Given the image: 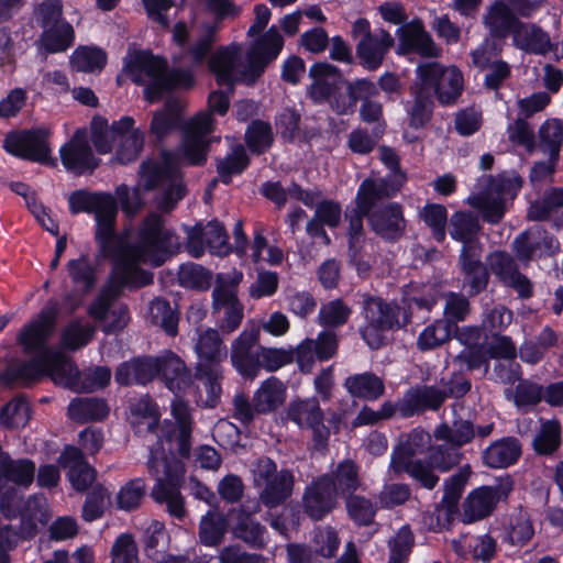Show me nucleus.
<instances>
[{
    "label": "nucleus",
    "instance_id": "53",
    "mask_svg": "<svg viewBox=\"0 0 563 563\" xmlns=\"http://www.w3.org/2000/svg\"><path fill=\"white\" fill-rule=\"evenodd\" d=\"M212 272L205 266L192 262L180 265L178 282L181 287L206 291L210 288Z\"/></svg>",
    "mask_w": 563,
    "mask_h": 563
},
{
    "label": "nucleus",
    "instance_id": "59",
    "mask_svg": "<svg viewBox=\"0 0 563 563\" xmlns=\"http://www.w3.org/2000/svg\"><path fill=\"white\" fill-rule=\"evenodd\" d=\"M453 330L449 327V322L435 320L426 327L417 339V347L421 352L434 350L452 338Z\"/></svg>",
    "mask_w": 563,
    "mask_h": 563
},
{
    "label": "nucleus",
    "instance_id": "52",
    "mask_svg": "<svg viewBox=\"0 0 563 563\" xmlns=\"http://www.w3.org/2000/svg\"><path fill=\"white\" fill-rule=\"evenodd\" d=\"M146 496V483L135 477L122 485L115 496L117 508L128 512L139 509Z\"/></svg>",
    "mask_w": 563,
    "mask_h": 563
},
{
    "label": "nucleus",
    "instance_id": "31",
    "mask_svg": "<svg viewBox=\"0 0 563 563\" xmlns=\"http://www.w3.org/2000/svg\"><path fill=\"white\" fill-rule=\"evenodd\" d=\"M232 533L252 549L263 550L267 545V529L252 514L239 512Z\"/></svg>",
    "mask_w": 563,
    "mask_h": 563
},
{
    "label": "nucleus",
    "instance_id": "33",
    "mask_svg": "<svg viewBox=\"0 0 563 563\" xmlns=\"http://www.w3.org/2000/svg\"><path fill=\"white\" fill-rule=\"evenodd\" d=\"M195 350L198 356L197 365L220 367V363L227 357V347L219 331L211 328L199 335Z\"/></svg>",
    "mask_w": 563,
    "mask_h": 563
},
{
    "label": "nucleus",
    "instance_id": "27",
    "mask_svg": "<svg viewBox=\"0 0 563 563\" xmlns=\"http://www.w3.org/2000/svg\"><path fill=\"white\" fill-rule=\"evenodd\" d=\"M44 377H49L57 386L73 388L79 379L77 365L58 352H48L43 358Z\"/></svg>",
    "mask_w": 563,
    "mask_h": 563
},
{
    "label": "nucleus",
    "instance_id": "20",
    "mask_svg": "<svg viewBox=\"0 0 563 563\" xmlns=\"http://www.w3.org/2000/svg\"><path fill=\"white\" fill-rule=\"evenodd\" d=\"M483 230L478 214L471 210H459L451 214L448 232L451 239L462 243L461 250H479L483 244L479 234Z\"/></svg>",
    "mask_w": 563,
    "mask_h": 563
},
{
    "label": "nucleus",
    "instance_id": "50",
    "mask_svg": "<svg viewBox=\"0 0 563 563\" xmlns=\"http://www.w3.org/2000/svg\"><path fill=\"white\" fill-rule=\"evenodd\" d=\"M67 272L71 283L79 287L84 294L89 292L95 287L97 280L96 267L88 255L82 254L78 258L69 260Z\"/></svg>",
    "mask_w": 563,
    "mask_h": 563
},
{
    "label": "nucleus",
    "instance_id": "48",
    "mask_svg": "<svg viewBox=\"0 0 563 563\" xmlns=\"http://www.w3.org/2000/svg\"><path fill=\"white\" fill-rule=\"evenodd\" d=\"M112 277L120 286L140 288L153 283V273L136 264L124 261L117 263L112 269Z\"/></svg>",
    "mask_w": 563,
    "mask_h": 563
},
{
    "label": "nucleus",
    "instance_id": "30",
    "mask_svg": "<svg viewBox=\"0 0 563 563\" xmlns=\"http://www.w3.org/2000/svg\"><path fill=\"white\" fill-rule=\"evenodd\" d=\"M212 140H207L198 135L183 133L181 142L175 155L177 166L183 163L187 166H203L207 163Z\"/></svg>",
    "mask_w": 563,
    "mask_h": 563
},
{
    "label": "nucleus",
    "instance_id": "10",
    "mask_svg": "<svg viewBox=\"0 0 563 563\" xmlns=\"http://www.w3.org/2000/svg\"><path fill=\"white\" fill-rule=\"evenodd\" d=\"M514 490L509 475L495 485H482L472 489L462 504L461 521L471 525L492 516L500 501H506Z\"/></svg>",
    "mask_w": 563,
    "mask_h": 563
},
{
    "label": "nucleus",
    "instance_id": "5",
    "mask_svg": "<svg viewBox=\"0 0 563 563\" xmlns=\"http://www.w3.org/2000/svg\"><path fill=\"white\" fill-rule=\"evenodd\" d=\"M142 173L145 176L146 189H163L158 202V207L162 210H173L187 194L183 173L179 166H177L175 155L170 152H164L161 162H144L142 164Z\"/></svg>",
    "mask_w": 563,
    "mask_h": 563
},
{
    "label": "nucleus",
    "instance_id": "64",
    "mask_svg": "<svg viewBox=\"0 0 563 563\" xmlns=\"http://www.w3.org/2000/svg\"><path fill=\"white\" fill-rule=\"evenodd\" d=\"M352 309L340 298L321 306L318 314L319 324L329 328H339L347 322Z\"/></svg>",
    "mask_w": 563,
    "mask_h": 563
},
{
    "label": "nucleus",
    "instance_id": "47",
    "mask_svg": "<svg viewBox=\"0 0 563 563\" xmlns=\"http://www.w3.org/2000/svg\"><path fill=\"white\" fill-rule=\"evenodd\" d=\"M562 143V120L556 118L545 120L539 128V147L542 153L551 156L552 161H559Z\"/></svg>",
    "mask_w": 563,
    "mask_h": 563
},
{
    "label": "nucleus",
    "instance_id": "17",
    "mask_svg": "<svg viewBox=\"0 0 563 563\" xmlns=\"http://www.w3.org/2000/svg\"><path fill=\"white\" fill-rule=\"evenodd\" d=\"M394 45L393 35L385 29H380L372 37L360 38L355 46V62L366 71H376L383 66Z\"/></svg>",
    "mask_w": 563,
    "mask_h": 563
},
{
    "label": "nucleus",
    "instance_id": "41",
    "mask_svg": "<svg viewBox=\"0 0 563 563\" xmlns=\"http://www.w3.org/2000/svg\"><path fill=\"white\" fill-rule=\"evenodd\" d=\"M229 521L225 515L209 510L199 522V541L205 547H217L222 543L228 531Z\"/></svg>",
    "mask_w": 563,
    "mask_h": 563
},
{
    "label": "nucleus",
    "instance_id": "32",
    "mask_svg": "<svg viewBox=\"0 0 563 563\" xmlns=\"http://www.w3.org/2000/svg\"><path fill=\"white\" fill-rule=\"evenodd\" d=\"M109 412L107 400L98 397H77L68 405L69 418L81 423L102 421Z\"/></svg>",
    "mask_w": 563,
    "mask_h": 563
},
{
    "label": "nucleus",
    "instance_id": "7",
    "mask_svg": "<svg viewBox=\"0 0 563 563\" xmlns=\"http://www.w3.org/2000/svg\"><path fill=\"white\" fill-rule=\"evenodd\" d=\"M51 136L52 132L46 126L12 130L5 134L2 148L13 157L56 167V158L52 156Z\"/></svg>",
    "mask_w": 563,
    "mask_h": 563
},
{
    "label": "nucleus",
    "instance_id": "9",
    "mask_svg": "<svg viewBox=\"0 0 563 563\" xmlns=\"http://www.w3.org/2000/svg\"><path fill=\"white\" fill-rule=\"evenodd\" d=\"M186 232L185 250L194 258H200L206 250L211 255L224 257L233 253L229 234L224 224L218 219H211L206 224L197 222L184 225Z\"/></svg>",
    "mask_w": 563,
    "mask_h": 563
},
{
    "label": "nucleus",
    "instance_id": "49",
    "mask_svg": "<svg viewBox=\"0 0 563 563\" xmlns=\"http://www.w3.org/2000/svg\"><path fill=\"white\" fill-rule=\"evenodd\" d=\"M70 64L77 71H100L107 65V53L97 46H78L70 56Z\"/></svg>",
    "mask_w": 563,
    "mask_h": 563
},
{
    "label": "nucleus",
    "instance_id": "44",
    "mask_svg": "<svg viewBox=\"0 0 563 563\" xmlns=\"http://www.w3.org/2000/svg\"><path fill=\"white\" fill-rule=\"evenodd\" d=\"M244 142L253 155L260 156L269 151L274 143L273 129L269 122L261 119L252 120L246 126Z\"/></svg>",
    "mask_w": 563,
    "mask_h": 563
},
{
    "label": "nucleus",
    "instance_id": "56",
    "mask_svg": "<svg viewBox=\"0 0 563 563\" xmlns=\"http://www.w3.org/2000/svg\"><path fill=\"white\" fill-rule=\"evenodd\" d=\"M335 483L336 494L353 495L360 487L358 466L352 460H343L336 468L329 474Z\"/></svg>",
    "mask_w": 563,
    "mask_h": 563
},
{
    "label": "nucleus",
    "instance_id": "34",
    "mask_svg": "<svg viewBox=\"0 0 563 563\" xmlns=\"http://www.w3.org/2000/svg\"><path fill=\"white\" fill-rule=\"evenodd\" d=\"M344 387L352 397L367 401H375L385 394L384 380L373 372L349 376Z\"/></svg>",
    "mask_w": 563,
    "mask_h": 563
},
{
    "label": "nucleus",
    "instance_id": "1",
    "mask_svg": "<svg viewBox=\"0 0 563 563\" xmlns=\"http://www.w3.org/2000/svg\"><path fill=\"white\" fill-rule=\"evenodd\" d=\"M309 77L312 82L307 95L314 104L328 103L336 115H352L360 102L362 122L372 124L383 120V104L376 100L378 87L371 78L346 79L338 66L327 62L313 63Z\"/></svg>",
    "mask_w": 563,
    "mask_h": 563
},
{
    "label": "nucleus",
    "instance_id": "8",
    "mask_svg": "<svg viewBox=\"0 0 563 563\" xmlns=\"http://www.w3.org/2000/svg\"><path fill=\"white\" fill-rule=\"evenodd\" d=\"M59 312L58 301L51 298L37 316L20 329L16 343L25 354H34L44 358L48 352L54 351L48 345V341L55 331Z\"/></svg>",
    "mask_w": 563,
    "mask_h": 563
},
{
    "label": "nucleus",
    "instance_id": "57",
    "mask_svg": "<svg viewBox=\"0 0 563 563\" xmlns=\"http://www.w3.org/2000/svg\"><path fill=\"white\" fill-rule=\"evenodd\" d=\"M561 426L556 420H548L542 423L540 431L532 441V446L538 455H551L561 445Z\"/></svg>",
    "mask_w": 563,
    "mask_h": 563
},
{
    "label": "nucleus",
    "instance_id": "16",
    "mask_svg": "<svg viewBox=\"0 0 563 563\" xmlns=\"http://www.w3.org/2000/svg\"><path fill=\"white\" fill-rule=\"evenodd\" d=\"M398 45L396 54L406 56L416 53L422 57H437L440 49L420 20H412L397 29Z\"/></svg>",
    "mask_w": 563,
    "mask_h": 563
},
{
    "label": "nucleus",
    "instance_id": "19",
    "mask_svg": "<svg viewBox=\"0 0 563 563\" xmlns=\"http://www.w3.org/2000/svg\"><path fill=\"white\" fill-rule=\"evenodd\" d=\"M158 376L157 356H135L120 363L114 372L119 386H146Z\"/></svg>",
    "mask_w": 563,
    "mask_h": 563
},
{
    "label": "nucleus",
    "instance_id": "38",
    "mask_svg": "<svg viewBox=\"0 0 563 563\" xmlns=\"http://www.w3.org/2000/svg\"><path fill=\"white\" fill-rule=\"evenodd\" d=\"M284 45L285 40L279 30L272 25L251 43L247 53L269 66L277 59Z\"/></svg>",
    "mask_w": 563,
    "mask_h": 563
},
{
    "label": "nucleus",
    "instance_id": "4",
    "mask_svg": "<svg viewBox=\"0 0 563 563\" xmlns=\"http://www.w3.org/2000/svg\"><path fill=\"white\" fill-rule=\"evenodd\" d=\"M134 249L144 261L159 267L179 252V236L165 227L161 214L150 212L139 227Z\"/></svg>",
    "mask_w": 563,
    "mask_h": 563
},
{
    "label": "nucleus",
    "instance_id": "6",
    "mask_svg": "<svg viewBox=\"0 0 563 563\" xmlns=\"http://www.w3.org/2000/svg\"><path fill=\"white\" fill-rule=\"evenodd\" d=\"M254 466L253 478L255 487L260 489V504L267 509L283 506L294 493L292 471L286 467L278 470L276 462L265 455L258 457Z\"/></svg>",
    "mask_w": 563,
    "mask_h": 563
},
{
    "label": "nucleus",
    "instance_id": "62",
    "mask_svg": "<svg viewBox=\"0 0 563 563\" xmlns=\"http://www.w3.org/2000/svg\"><path fill=\"white\" fill-rule=\"evenodd\" d=\"M463 456L464 455L460 448L453 444L443 443L431 446L426 459L437 471L444 473L457 466Z\"/></svg>",
    "mask_w": 563,
    "mask_h": 563
},
{
    "label": "nucleus",
    "instance_id": "40",
    "mask_svg": "<svg viewBox=\"0 0 563 563\" xmlns=\"http://www.w3.org/2000/svg\"><path fill=\"white\" fill-rule=\"evenodd\" d=\"M286 389L276 377H269L254 393L253 402L257 413L275 411L285 400Z\"/></svg>",
    "mask_w": 563,
    "mask_h": 563
},
{
    "label": "nucleus",
    "instance_id": "3",
    "mask_svg": "<svg viewBox=\"0 0 563 563\" xmlns=\"http://www.w3.org/2000/svg\"><path fill=\"white\" fill-rule=\"evenodd\" d=\"M363 313L365 324L358 332L371 350L386 345L387 332L404 329L411 322L409 309L372 295L364 296Z\"/></svg>",
    "mask_w": 563,
    "mask_h": 563
},
{
    "label": "nucleus",
    "instance_id": "25",
    "mask_svg": "<svg viewBox=\"0 0 563 563\" xmlns=\"http://www.w3.org/2000/svg\"><path fill=\"white\" fill-rule=\"evenodd\" d=\"M521 453V443L517 438L504 437L492 442L482 452V462L489 468H507L518 462Z\"/></svg>",
    "mask_w": 563,
    "mask_h": 563
},
{
    "label": "nucleus",
    "instance_id": "26",
    "mask_svg": "<svg viewBox=\"0 0 563 563\" xmlns=\"http://www.w3.org/2000/svg\"><path fill=\"white\" fill-rule=\"evenodd\" d=\"M36 498L29 497L24 500L22 493L14 486L3 484L0 492V511L7 519L21 518L31 520L35 516Z\"/></svg>",
    "mask_w": 563,
    "mask_h": 563
},
{
    "label": "nucleus",
    "instance_id": "18",
    "mask_svg": "<svg viewBox=\"0 0 563 563\" xmlns=\"http://www.w3.org/2000/svg\"><path fill=\"white\" fill-rule=\"evenodd\" d=\"M444 404L441 388L434 385H416L404 394L399 416L411 418L426 411H438Z\"/></svg>",
    "mask_w": 563,
    "mask_h": 563
},
{
    "label": "nucleus",
    "instance_id": "45",
    "mask_svg": "<svg viewBox=\"0 0 563 563\" xmlns=\"http://www.w3.org/2000/svg\"><path fill=\"white\" fill-rule=\"evenodd\" d=\"M251 165V158L242 144L233 146L231 153L217 161L216 167L222 184L230 185L234 175L243 174Z\"/></svg>",
    "mask_w": 563,
    "mask_h": 563
},
{
    "label": "nucleus",
    "instance_id": "43",
    "mask_svg": "<svg viewBox=\"0 0 563 563\" xmlns=\"http://www.w3.org/2000/svg\"><path fill=\"white\" fill-rule=\"evenodd\" d=\"M41 46L47 54L66 52L74 45L75 31L68 21L44 29L40 35Z\"/></svg>",
    "mask_w": 563,
    "mask_h": 563
},
{
    "label": "nucleus",
    "instance_id": "15",
    "mask_svg": "<svg viewBox=\"0 0 563 563\" xmlns=\"http://www.w3.org/2000/svg\"><path fill=\"white\" fill-rule=\"evenodd\" d=\"M260 332L257 329L244 330L232 342L231 362L236 372L245 379H254L261 371Z\"/></svg>",
    "mask_w": 563,
    "mask_h": 563
},
{
    "label": "nucleus",
    "instance_id": "51",
    "mask_svg": "<svg viewBox=\"0 0 563 563\" xmlns=\"http://www.w3.org/2000/svg\"><path fill=\"white\" fill-rule=\"evenodd\" d=\"M448 210L443 205L429 202L420 211V218L431 230L433 240L442 244L446 239V227L449 228Z\"/></svg>",
    "mask_w": 563,
    "mask_h": 563
},
{
    "label": "nucleus",
    "instance_id": "58",
    "mask_svg": "<svg viewBox=\"0 0 563 563\" xmlns=\"http://www.w3.org/2000/svg\"><path fill=\"white\" fill-rule=\"evenodd\" d=\"M95 333L96 329L91 324L73 320L62 331L60 342L66 350L75 352L86 346L93 339Z\"/></svg>",
    "mask_w": 563,
    "mask_h": 563
},
{
    "label": "nucleus",
    "instance_id": "22",
    "mask_svg": "<svg viewBox=\"0 0 563 563\" xmlns=\"http://www.w3.org/2000/svg\"><path fill=\"white\" fill-rule=\"evenodd\" d=\"M43 357L34 355L30 360L9 363L0 373V384L5 387H31L44 378Z\"/></svg>",
    "mask_w": 563,
    "mask_h": 563
},
{
    "label": "nucleus",
    "instance_id": "29",
    "mask_svg": "<svg viewBox=\"0 0 563 563\" xmlns=\"http://www.w3.org/2000/svg\"><path fill=\"white\" fill-rule=\"evenodd\" d=\"M35 463L30 459L13 460L9 454L0 459V492L3 484L13 483L21 487H29L34 479Z\"/></svg>",
    "mask_w": 563,
    "mask_h": 563
},
{
    "label": "nucleus",
    "instance_id": "24",
    "mask_svg": "<svg viewBox=\"0 0 563 563\" xmlns=\"http://www.w3.org/2000/svg\"><path fill=\"white\" fill-rule=\"evenodd\" d=\"M485 24L489 29L490 35L498 40H504L511 33L514 41H517L523 27V23L511 8L501 0L495 1L490 7L488 15L485 18Z\"/></svg>",
    "mask_w": 563,
    "mask_h": 563
},
{
    "label": "nucleus",
    "instance_id": "61",
    "mask_svg": "<svg viewBox=\"0 0 563 563\" xmlns=\"http://www.w3.org/2000/svg\"><path fill=\"white\" fill-rule=\"evenodd\" d=\"M415 547V536L409 525L401 526L388 541V563H407Z\"/></svg>",
    "mask_w": 563,
    "mask_h": 563
},
{
    "label": "nucleus",
    "instance_id": "23",
    "mask_svg": "<svg viewBox=\"0 0 563 563\" xmlns=\"http://www.w3.org/2000/svg\"><path fill=\"white\" fill-rule=\"evenodd\" d=\"M158 378L174 394L185 393L192 384V376L186 363L173 351L157 356Z\"/></svg>",
    "mask_w": 563,
    "mask_h": 563
},
{
    "label": "nucleus",
    "instance_id": "2",
    "mask_svg": "<svg viewBox=\"0 0 563 563\" xmlns=\"http://www.w3.org/2000/svg\"><path fill=\"white\" fill-rule=\"evenodd\" d=\"M122 71L136 86H144L143 97L150 103L159 102L173 93L168 62L151 49L129 47Z\"/></svg>",
    "mask_w": 563,
    "mask_h": 563
},
{
    "label": "nucleus",
    "instance_id": "35",
    "mask_svg": "<svg viewBox=\"0 0 563 563\" xmlns=\"http://www.w3.org/2000/svg\"><path fill=\"white\" fill-rule=\"evenodd\" d=\"M236 56V48L221 46L211 55L208 62V68L214 75L217 84L229 87L230 91L233 90L236 82L234 76Z\"/></svg>",
    "mask_w": 563,
    "mask_h": 563
},
{
    "label": "nucleus",
    "instance_id": "21",
    "mask_svg": "<svg viewBox=\"0 0 563 563\" xmlns=\"http://www.w3.org/2000/svg\"><path fill=\"white\" fill-rule=\"evenodd\" d=\"M482 253L483 247L479 250L464 249L459 254L460 271L470 296L483 292L488 286L489 273L482 262Z\"/></svg>",
    "mask_w": 563,
    "mask_h": 563
},
{
    "label": "nucleus",
    "instance_id": "37",
    "mask_svg": "<svg viewBox=\"0 0 563 563\" xmlns=\"http://www.w3.org/2000/svg\"><path fill=\"white\" fill-rule=\"evenodd\" d=\"M32 415L27 398L19 395L7 401L0 408V427L8 431L24 429Z\"/></svg>",
    "mask_w": 563,
    "mask_h": 563
},
{
    "label": "nucleus",
    "instance_id": "39",
    "mask_svg": "<svg viewBox=\"0 0 563 563\" xmlns=\"http://www.w3.org/2000/svg\"><path fill=\"white\" fill-rule=\"evenodd\" d=\"M181 124L179 103L177 100H167L164 108L153 113L150 123V133L156 141H164Z\"/></svg>",
    "mask_w": 563,
    "mask_h": 563
},
{
    "label": "nucleus",
    "instance_id": "54",
    "mask_svg": "<svg viewBox=\"0 0 563 563\" xmlns=\"http://www.w3.org/2000/svg\"><path fill=\"white\" fill-rule=\"evenodd\" d=\"M287 415L299 427L306 424L308 428L320 420H324V412L314 397L291 402Z\"/></svg>",
    "mask_w": 563,
    "mask_h": 563
},
{
    "label": "nucleus",
    "instance_id": "36",
    "mask_svg": "<svg viewBox=\"0 0 563 563\" xmlns=\"http://www.w3.org/2000/svg\"><path fill=\"white\" fill-rule=\"evenodd\" d=\"M113 200L115 198L110 192L76 189L68 197V208L71 214L93 213L96 216Z\"/></svg>",
    "mask_w": 563,
    "mask_h": 563
},
{
    "label": "nucleus",
    "instance_id": "55",
    "mask_svg": "<svg viewBox=\"0 0 563 563\" xmlns=\"http://www.w3.org/2000/svg\"><path fill=\"white\" fill-rule=\"evenodd\" d=\"M150 314L153 324L159 325L166 334L174 336L178 332L179 313L172 308L170 302L165 298H155L150 307Z\"/></svg>",
    "mask_w": 563,
    "mask_h": 563
},
{
    "label": "nucleus",
    "instance_id": "13",
    "mask_svg": "<svg viewBox=\"0 0 563 563\" xmlns=\"http://www.w3.org/2000/svg\"><path fill=\"white\" fill-rule=\"evenodd\" d=\"M63 166L75 175L92 174L101 159L93 155L85 129H77L68 142L59 148Z\"/></svg>",
    "mask_w": 563,
    "mask_h": 563
},
{
    "label": "nucleus",
    "instance_id": "11",
    "mask_svg": "<svg viewBox=\"0 0 563 563\" xmlns=\"http://www.w3.org/2000/svg\"><path fill=\"white\" fill-rule=\"evenodd\" d=\"M511 250L519 262L527 264L558 255L560 242L543 227L531 225L514 239Z\"/></svg>",
    "mask_w": 563,
    "mask_h": 563
},
{
    "label": "nucleus",
    "instance_id": "12",
    "mask_svg": "<svg viewBox=\"0 0 563 563\" xmlns=\"http://www.w3.org/2000/svg\"><path fill=\"white\" fill-rule=\"evenodd\" d=\"M336 506V487L329 474L312 478L305 487L301 496V508L310 520L314 522L323 520Z\"/></svg>",
    "mask_w": 563,
    "mask_h": 563
},
{
    "label": "nucleus",
    "instance_id": "46",
    "mask_svg": "<svg viewBox=\"0 0 563 563\" xmlns=\"http://www.w3.org/2000/svg\"><path fill=\"white\" fill-rule=\"evenodd\" d=\"M242 277V273L232 277H224L222 274L217 275L216 286L211 295L214 312L241 302L238 297V287Z\"/></svg>",
    "mask_w": 563,
    "mask_h": 563
},
{
    "label": "nucleus",
    "instance_id": "60",
    "mask_svg": "<svg viewBox=\"0 0 563 563\" xmlns=\"http://www.w3.org/2000/svg\"><path fill=\"white\" fill-rule=\"evenodd\" d=\"M345 508L350 519L357 527L371 526L377 512L371 499L355 494L345 496Z\"/></svg>",
    "mask_w": 563,
    "mask_h": 563
},
{
    "label": "nucleus",
    "instance_id": "42",
    "mask_svg": "<svg viewBox=\"0 0 563 563\" xmlns=\"http://www.w3.org/2000/svg\"><path fill=\"white\" fill-rule=\"evenodd\" d=\"M118 214L117 200L95 216L96 233L95 239L102 253L112 251L115 242V220Z\"/></svg>",
    "mask_w": 563,
    "mask_h": 563
},
{
    "label": "nucleus",
    "instance_id": "14",
    "mask_svg": "<svg viewBox=\"0 0 563 563\" xmlns=\"http://www.w3.org/2000/svg\"><path fill=\"white\" fill-rule=\"evenodd\" d=\"M369 228L376 236L386 243L399 242L407 229L404 207L395 201L378 206L371 213Z\"/></svg>",
    "mask_w": 563,
    "mask_h": 563
},
{
    "label": "nucleus",
    "instance_id": "28",
    "mask_svg": "<svg viewBox=\"0 0 563 563\" xmlns=\"http://www.w3.org/2000/svg\"><path fill=\"white\" fill-rule=\"evenodd\" d=\"M553 213L558 214L555 227L563 229V187L545 190L540 199L531 202L527 216L532 221H545Z\"/></svg>",
    "mask_w": 563,
    "mask_h": 563
},
{
    "label": "nucleus",
    "instance_id": "63",
    "mask_svg": "<svg viewBox=\"0 0 563 563\" xmlns=\"http://www.w3.org/2000/svg\"><path fill=\"white\" fill-rule=\"evenodd\" d=\"M301 114L295 108L286 107L277 113L275 128L285 143H294L300 135Z\"/></svg>",
    "mask_w": 563,
    "mask_h": 563
}]
</instances>
